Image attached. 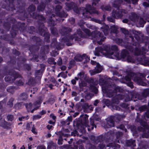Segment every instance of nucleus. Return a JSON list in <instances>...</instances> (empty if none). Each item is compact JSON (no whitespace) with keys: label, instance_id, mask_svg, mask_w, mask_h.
Instances as JSON below:
<instances>
[{"label":"nucleus","instance_id":"obj_1","mask_svg":"<svg viewBox=\"0 0 149 149\" xmlns=\"http://www.w3.org/2000/svg\"><path fill=\"white\" fill-rule=\"evenodd\" d=\"M9 2L8 4L6 0L1 1L0 3V6L2 8L6 9L8 11H10L12 15L17 14L18 13L22 12L24 10L25 6V3L22 0H17L16 8L13 4L14 0H7Z\"/></svg>","mask_w":149,"mask_h":149},{"label":"nucleus","instance_id":"obj_18","mask_svg":"<svg viewBox=\"0 0 149 149\" xmlns=\"http://www.w3.org/2000/svg\"><path fill=\"white\" fill-rule=\"evenodd\" d=\"M11 125V123L6 121L4 119H2V117H1V119H0V126L2 127L5 129L8 130H10L11 128L9 126Z\"/></svg>","mask_w":149,"mask_h":149},{"label":"nucleus","instance_id":"obj_50","mask_svg":"<svg viewBox=\"0 0 149 149\" xmlns=\"http://www.w3.org/2000/svg\"><path fill=\"white\" fill-rule=\"evenodd\" d=\"M48 23L49 25L51 27H54L56 25L54 21L52 19V18H50L48 20Z\"/></svg>","mask_w":149,"mask_h":149},{"label":"nucleus","instance_id":"obj_43","mask_svg":"<svg viewBox=\"0 0 149 149\" xmlns=\"http://www.w3.org/2000/svg\"><path fill=\"white\" fill-rule=\"evenodd\" d=\"M111 109L113 111V110H116L119 111H122V109L119 106L116 105L114 104H112L110 107Z\"/></svg>","mask_w":149,"mask_h":149},{"label":"nucleus","instance_id":"obj_35","mask_svg":"<svg viewBox=\"0 0 149 149\" xmlns=\"http://www.w3.org/2000/svg\"><path fill=\"white\" fill-rule=\"evenodd\" d=\"M76 4L73 2H66L65 5L66 7V8L69 10L72 9L74 7H75Z\"/></svg>","mask_w":149,"mask_h":149},{"label":"nucleus","instance_id":"obj_36","mask_svg":"<svg viewBox=\"0 0 149 149\" xmlns=\"http://www.w3.org/2000/svg\"><path fill=\"white\" fill-rule=\"evenodd\" d=\"M57 145L56 143L52 141L49 143L47 147V149H56Z\"/></svg>","mask_w":149,"mask_h":149},{"label":"nucleus","instance_id":"obj_24","mask_svg":"<svg viewBox=\"0 0 149 149\" xmlns=\"http://www.w3.org/2000/svg\"><path fill=\"white\" fill-rule=\"evenodd\" d=\"M18 61L17 62V66L19 68L21 66L22 64H24V63L26 61V59L24 57L20 56L18 57Z\"/></svg>","mask_w":149,"mask_h":149},{"label":"nucleus","instance_id":"obj_15","mask_svg":"<svg viewBox=\"0 0 149 149\" xmlns=\"http://www.w3.org/2000/svg\"><path fill=\"white\" fill-rule=\"evenodd\" d=\"M43 100L41 97H39L38 100L34 101L33 103V105L35 107L33 109L32 113H33L35 110H36L39 109L41 106V104L42 103Z\"/></svg>","mask_w":149,"mask_h":149},{"label":"nucleus","instance_id":"obj_3","mask_svg":"<svg viewBox=\"0 0 149 149\" xmlns=\"http://www.w3.org/2000/svg\"><path fill=\"white\" fill-rule=\"evenodd\" d=\"M111 85L109 87L103 86L102 87V90L103 92L106 94L107 97L111 98L117 94L118 92H122L123 89L120 87L116 86L115 84L113 85V88H111Z\"/></svg>","mask_w":149,"mask_h":149},{"label":"nucleus","instance_id":"obj_17","mask_svg":"<svg viewBox=\"0 0 149 149\" xmlns=\"http://www.w3.org/2000/svg\"><path fill=\"white\" fill-rule=\"evenodd\" d=\"M136 60L143 63L145 65L149 66V58L146 57L145 55H143L141 57H137Z\"/></svg>","mask_w":149,"mask_h":149},{"label":"nucleus","instance_id":"obj_7","mask_svg":"<svg viewBox=\"0 0 149 149\" xmlns=\"http://www.w3.org/2000/svg\"><path fill=\"white\" fill-rule=\"evenodd\" d=\"M141 45L139 42H134L130 45H127L126 48L130 52L134 51V54L135 56L141 55L140 49Z\"/></svg>","mask_w":149,"mask_h":149},{"label":"nucleus","instance_id":"obj_31","mask_svg":"<svg viewBox=\"0 0 149 149\" xmlns=\"http://www.w3.org/2000/svg\"><path fill=\"white\" fill-rule=\"evenodd\" d=\"M45 6L46 4L42 1L37 6V10L38 12H42L44 10Z\"/></svg>","mask_w":149,"mask_h":149},{"label":"nucleus","instance_id":"obj_52","mask_svg":"<svg viewBox=\"0 0 149 149\" xmlns=\"http://www.w3.org/2000/svg\"><path fill=\"white\" fill-rule=\"evenodd\" d=\"M35 83V79L32 77H31L29 79L28 81L27 82V84L29 86L33 85Z\"/></svg>","mask_w":149,"mask_h":149},{"label":"nucleus","instance_id":"obj_60","mask_svg":"<svg viewBox=\"0 0 149 149\" xmlns=\"http://www.w3.org/2000/svg\"><path fill=\"white\" fill-rule=\"evenodd\" d=\"M19 30L21 31L24 30V28L25 23H17Z\"/></svg>","mask_w":149,"mask_h":149},{"label":"nucleus","instance_id":"obj_5","mask_svg":"<svg viewBox=\"0 0 149 149\" xmlns=\"http://www.w3.org/2000/svg\"><path fill=\"white\" fill-rule=\"evenodd\" d=\"M113 136L111 132H108L106 133L104 135H101L97 137L94 136H92L91 139L92 140L96 143L101 142L104 140H105L106 142H109L111 141H113Z\"/></svg>","mask_w":149,"mask_h":149},{"label":"nucleus","instance_id":"obj_42","mask_svg":"<svg viewBox=\"0 0 149 149\" xmlns=\"http://www.w3.org/2000/svg\"><path fill=\"white\" fill-rule=\"evenodd\" d=\"M127 60L128 62L135 63L136 62V58L133 56H131L129 55L127 58Z\"/></svg>","mask_w":149,"mask_h":149},{"label":"nucleus","instance_id":"obj_30","mask_svg":"<svg viewBox=\"0 0 149 149\" xmlns=\"http://www.w3.org/2000/svg\"><path fill=\"white\" fill-rule=\"evenodd\" d=\"M28 97V95L25 92L22 93L19 96V99L20 100L26 101Z\"/></svg>","mask_w":149,"mask_h":149},{"label":"nucleus","instance_id":"obj_19","mask_svg":"<svg viewBox=\"0 0 149 149\" xmlns=\"http://www.w3.org/2000/svg\"><path fill=\"white\" fill-rule=\"evenodd\" d=\"M32 18L34 19H38L41 21H44L46 19L42 15L39 14L36 12H33L32 15Z\"/></svg>","mask_w":149,"mask_h":149},{"label":"nucleus","instance_id":"obj_62","mask_svg":"<svg viewBox=\"0 0 149 149\" xmlns=\"http://www.w3.org/2000/svg\"><path fill=\"white\" fill-rule=\"evenodd\" d=\"M149 108L148 106L146 105L142 106L139 108V110L140 111L143 112L147 111Z\"/></svg>","mask_w":149,"mask_h":149},{"label":"nucleus","instance_id":"obj_14","mask_svg":"<svg viewBox=\"0 0 149 149\" xmlns=\"http://www.w3.org/2000/svg\"><path fill=\"white\" fill-rule=\"evenodd\" d=\"M88 116L86 114H82L80 115L78 121L80 122V123L83 124L85 126H86L87 124H88Z\"/></svg>","mask_w":149,"mask_h":149},{"label":"nucleus","instance_id":"obj_47","mask_svg":"<svg viewBox=\"0 0 149 149\" xmlns=\"http://www.w3.org/2000/svg\"><path fill=\"white\" fill-rule=\"evenodd\" d=\"M90 89L95 94H97L98 92V89L96 87L95 85L92 84H90Z\"/></svg>","mask_w":149,"mask_h":149},{"label":"nucleus","instance_id":"obj_61","mask_svg":"<svg viewBox=\"0 0 149 149\" xmlns=\"http://www.w3.org/2000/svg\"><path fill=\"white\" fill-rule=\"evenodd\" d=\"M146 22L143 18L140 17L139 22V26L141 27H143L144 25V24L146 23Z\"/></svg>","mask_w":149,"mask_h":149},{"label":"nucleus","instance_id":"obj_45","mask_svg":"<svg viewBox=\"0 0 149 149\" xmlns=\"http://www.w3.org/2000/svg\"><path fill=\"white\" fill-rule=\"evenodd\" d=\"M51 33L54 36H56L58 35V32L57 29L55 27H51L50 28Z\"/></svg>","mask_w":149,"mask_h":149},{"label":"nucleus","instance_id":"obj_46","mask_svg":"<svg viewBox=\"0 0 149 149\" xmlns=\"http://www.w3.org/2000/svg\"><path fill=\"white\" fill-rule=\"evenodd\" d=\"M107 83L108 81L104 79L103 77H101L99 80L98 84L100 86H103L107 84Z\"/></svg>","mask_w":149,"mask_h":149},{"label":"nucleus","instance_id":"obj_8","mask_svg":"<svg viewBox=\"0 0 149 149\" xmlns=\"http://www.w3.org/2000/svg\"><path fill=\"white\" fill-rule=\"evenodd\" d=\"M92 37L96 40L97 43L99 45H101L106 38L104 36L102 33L98 31H93L91 33Z\"/></svg>","mask_w":149,"mask_h":149},{"label":"nucleus","instance_id":"obj_55","mask_svg":"<svg viewBox=\"0 0 149 149\" xmlns=\"http://www.w3.org/2000/svg\"><path fill=\"white\" fill-rule=\"evenodd\" d=\"M6 20L9 22L10 24L11 23L14 24L16 22V20L15 19L12 17H8L6 19Z\"/></svg>","mask_w":149,"mask_h":149},{"label":"nucleus","instance_id":"obj_53","mask_svg":"<svg viewBox=\"0 0 149 149\" xmlns=\"http://www.w3.org/2000/svg\"><path fill=\"white\" fill-rule=\"evenodd\" d=\"M141 125L143 126L145 129L148 130L149 129V126L148 125L147 123L145 121H142L140 123Z\"/></svg>","mask_w":149,"mask_h":149},{"label":"nucleus","instance_id":"obj_9","mask_svg":"<svg viewBox=\"0 0 149 149\" xmlns=\"http://www.w3.org/2000/svg\"><path fill=\"white\" fill-rule=\"evenodd\" d=\"M8 74V75L6 76L4 78V80L6 82H10L13 81L19 76V73L13 70H9Z\"/></svg>","mask_w":149,"mask_h":149},{"label":"nucleus","instance_id":"obj_37","mask_svg":"<svg viewBox=\"0 0 149 149\" xmlns=\"http://www.w3.org/2000/svg\"><path fill=\"white\" fill-rule=\"evenodd\" d=\"M16 90V87L14 86H10L7 87L6 89L7 92L13 94Z\"/></svg>","mask_w":149,"mask_h":149},{"label":"nucleus","instance_id":"obj_41","mask_svg":"<svg viewBox=\"0 0 149 149\" xmlns=\"http://www.w3.org/2000/svg\"><path fill=\"white\" fill-rule=\"evenodd\" d=\"M97 69L95 71L91 73V75H93L96 74L100 73L102 71V69L100 68L101 67L99 63H97Z\"/></svg>","mask_w":149,"mask_h":149},{"label":"nucleus","instance_id":"obj_29","mask_svg":"<svg viewBox=\"0 0 149 149\" xmlns=\"http://www.w3.org/2000/svg\"><path fill=\"white\" fill-rule=\"evenodd\" d=\"M120 96V95L117 94L112 97L111 100L112 103L118 104L119 102Z\"/></svg>","mask_w":149,"mask_h":149},{"label":"nucleus","instance_id":"obj_4","mask_svg":"<svg viewBox=\"0 0 149 149\" xmlns=\"http://www.w3.org/2000/svg\"><path fill=\"white\" fill-rule=\"evenodd\" d=\"M25 7L23 11L21 13H18L17 14L19 15V18L22 20H25L26 19L32 17L31 13L34 11L36 9V6L33 4H31L29 6L27 10H25Z\"/></svg>","mask_w":149,"mask_h":149},{"label":"nucleus","instance_id":"obj_21","mask_svg":"<svg viewBox=\"0 0 149 149\" xmlns=\"http://www.w3.org/2000/svg\"><path fill=\"white\" fill-rule=\"evenodd\" d=\"M90 125H89L88 124H87V125L86 126H88V130L89 131H91L92 130H93L94 129V127L96 128L97 126L94 124V121L93 118H90Z\"/></svg>","mask_w":149,"mask_h":149},{"label":"nucleus","instance_id":"obj_22","mask_svg":"<svg viewBox=\"0 0 149 149\" xmlns=\"http://www.w3.org/2000/svg\"><path fill=\"white\" fill-rule=\"evenodd\" d=\"M76 125L78 130L82 133L85 131V126L88 127V126H85L83 124L79 123H77Z\"/></svg>","mask_w":149,"mask_h":149},{"label":"nucleus","instance_id":"obj_56","mask_svg":"<svg viewBox=\"0 0 149 149\" xmlns=\"http://www.w3.org/2000/svg\"><path fill=\"white\" fill-rule=\"evenodd\" d=\"M111 31L114 33L117 34L118 33V28L115 25H113L111 27Z\"/></svg>","mask_w":149,"mask_h":149},{"label":"nucleus","instance_id":"obj_38","mask_svg":"<svg viewBox=\"0 0 149 149\" xmlns=\"http://www.w3.org/2000/svg\"><path fill=\"white\" fill-rule=\"evenodd\" d=\"M33 104L31 102L25 104V106L28 112H30L31 113V111L33 109H32Z\"/></svg>","mask_w":149,"mask_h":149},{"label":"nucleus","instance_id":"obj_59","mask_svg":"<svg viewBox=\"0 0 149 149\" xmlns=\"http://www.w3.org/2000/svg\"><path fill=\"white\" fill-rule=\"evenodd\" d=\"M143 95L144 97H146L149 95V88H147L144 89L143 91Z\"/></svg>","mask_w":149,"mask_h":149},{"label":"nucleus","instance_id":"obj_64","mask_svg":"<svg viewBox=\"0 0 149 149\" xmlns=\"http://www.w3.org/2000/svg\"><path fill=\"white\" fill-rule=\"evenodd\" d=\"M48 62L50 64L56 65V63L55 61L54 58L52 57L49 58L48 60Z\"/></svg>","mask_w":149,"mask_h":149},{"label":"nucleus","instance_id":"obj_27","mask_svg":"<svg viewBox=\"0 0 149 149\" xmlns=\"http://www.w3.org/2000/svg\"><path fill=\"white\" fill-rule=\"evenodd\" d=\"M60 41L61 42L65 43L68 46H70L72 45V43L70 42L69 39L68 37L66 36L62 38L61 39Z\"/></svg>","mask_w":149,"mask_h":149},{"label":"nucleus","instance_id":"obj_51","mask_svg":"<svg viewBox=\"0 0 149 149\" xmlns=\"http://www.w3.org/2000/svg\"><path fill=\"white\" fill-rule=\"evenodd\" d=\"M10 51V50L9 48L4 47L2 48L1 54H3L6 55L7 53L9 52Z\"/></svg>","mask_w":149,"mask_h":149},{"label":"nucleus","instance_id":"obj_44","mask_svg":"<svg viewBox=\"0 0 149 149\" xmlns=\"http://www.w3.org/2000/svg\"><path fill=\"white\" fill-rule=\"evenodd\" d=\"M3 26L4 28L7 31L9 30L11 27V24L8 21L4 22L3 23Z\"/></svg>","mask_w":149,"mask_h":149},{"label":"nucleus","instance_id":"obj_23","mask_svg":"<svg viewBox=\"0 0 149 149\" xmlns=\"http://www.w3.org/2000/svg\"><path fill=\"white\" fill-rule=\"evenodd\" d=\"M100 29L105 35H107L109 33V28L108 25L104 24L100 28Z\"/></svg>","mask_w":149,"mask_h":149},{"label":"nucleus","instance_id":"obj_54","mask_svg":"<svg viewBox=\"0 0 149 149\" xmlns=\"http://www.w3.org/2000/svg\"><path fill=\"white\" fill-rule=\"evenodd\" d=\"M147 132H143L142 134L141 135V137L143 138H149V132H148V130Z\"/></svg>","mask_w":149,"mask_h":149},{"label":"nucleus","instance_id":"obj_26","mask_svg":"<svg viewBox=\"0 0 149 149\" xmlns=\"http://www.w3.org/2000/svg\"><path fill=\"white\" fill-rule=\"evenodd\" d=\"M136 141L135 140L130 139L127 140L126 142L127 146L134 147L136 146Z\"/></svg>","mask_w":149,"mask_h":149},{"label":"nucleus","instance_id":"obj_25","mask_svg":"<svg viewBox=\"0 0 149 149\" xmlns=\"http://www.w3.org/2000/svg\"><path fill=\"white\" fill-rule=\"evenodd\" d=\"M31 39L33 42H36V44L38 46L41 45L42 43V40L39 37L36 36H32Z\"/></svg>","mask_w":149,"mask_h":149},{"label":"nucleus","instance_id":"obj_63","mask_svg":"<svg viewBox=\"0 0 149 149\" xmlns=\"http://www.w3.org/2000/svg\"><path fill=\"white\" fill-rule=\"evenodd\" d=\"M75 61L73 59L70 61L69 63V66L68 68L69 69H71L75 65Z\"/></svg>","mask_w":149,"mask_h":149},{"label":"nucleus","instance_id":"obj_49","mask_svg":"<svg viewBox=\"0 0 149 149\" xmlns=\"http://www.w3.org/2000/svg\"><path fill=\"white\" fill-rule=\"evenodd\" d=\"M56 133V134L58 135H59V138H62L63 136L67 137L68 136V134H65L62 131H59L57 133Z\"/></svg>","mask_w":149,"mask_h":149},{"label":"nucleus","instance_id":"obj_28","mask_svg":"<svg viewBox=\"0 0 149 149\" xmlns=\"http://www.w3.org/2000/svg\"><path fill=\"white\" fill-rule=\"evenodd\" d=\"M129 54V52L126 49H123L120 54V59H124Z\"/></svg>","mask_w":149,"mask_h":149},{"label":"nucleus","instance_id":"obj_33","mask_svg":"<svg viewBox=\"0 0 149 149\" xmlns=\"http://www.w3.org/2000/svg\"><path fill=\"white\" fill-rule=\"evenodd\" d=\"M119 81L121 83L126 84L127 82L131 81V77L128 76V75H127L125 76V77L120 79Z\"/></svg>","mask_w":149,"mask_h":149},{"label":"nucleus","instance_id":"obj_32","mask_svg":"<svg viewBox=\"0 0 149 149\" xmlns=\"http://www.w3.org/2000/svg\"><path fill=\"white\" fill-rule=\"evenodd\" d=\"M131 15L129 16V19L131 21L135 22L137 21L139 19V16L135 13H132Z\"/></svg>","mask_w":149,"mask_h":149},{"label":"nucleus","instance_id":"obj_20","mask_svg":"<svg viewBox=\"0 0 149 149\" xmlns=\"http://www.w3.org/2000/svg\"><path fill=\"white\" fill-rule=\"evenodd\" d=\"M133 80L134 82H136L139 85L143 86H146L147 85V84L146 83L143 81L141 77H134Z\"/></svg>","mask_w":149,"mask_h":149},{"label":"nucleus","instance_id":"obj_48","mask_svg":"<svg viewBox=\"0 0 149 149\" xmlns=\"http://www.w3.org/2000/svg\"><path fill=\"white\" fill-rule=\"evenodd\" d=\"M106 147H111L112 148H119L120 146L118 144H116L115 143H109L106 146Z\"/></svg>","mask_w":149,"mask_h":149},{"label":"nucleus","instance_id":"obj_40","mask_svg":"<svg viewBox=\"0 0 149 149\" xmlns=\"http://www.w3.org/2000/svg\"><path fill=\"white\" fill-rule=\"evenodd\" d=\"M10 38V36L9 34H5L0 36V39L5 41H9Z\"/></svg>","mask_w":149,"mask_h":149},{"label":"nucleus","instance_id":"obj_6","mask_svg":"<svg viewBox=\"0 0 149 149\" xmlns=\"http://www.w3.org/2000/svg\"><path fill=\"white\" fill-rule=\"evenodd\" d=\"M37 29L39 34L44 37L45 41L47 42H49L50 34L49 32L46 31L47 29L45 27L44 24L42 22H39Z\"/></svg>","mask_w":149,"mask_h":149},{"label":"nucleus","instance_id":"obj_39","mask_svg":"<svg viewBox=\"0 0 149 149\" xmlns=\"http://www.w3.org/2000/svg\"><path fill=\"white\" fill-rule=\"evenodd\" d=\"M56 14L57 16L60 17H66L68 15V14H66L64 11L56 13Z\"/></svg>","mask_w":149,"mask_h":149},{"label":"nucleus","instance_id":"obj_34","mask_svg":"<svg viewBox=\"0 0 149 149\" xmlns=\"http://www.w3.org/2000/svg\"><path fill=\"white\" fill-rule=\"evenodd\" d=\"M51 45L54 48H56L58 50H60L61 49V46L62 45L61 43H57L56 42H54L52 43Z\"/></svg>","mask_w":149,"mask_h":149},{"label":"nucleus","instance_id":"obj_12","mask_svg":"<svg viewBox=\"0 0 149 149\" xmlns=\"http://www.w3.org/2000/svg\"><path fill=\"white\" fill-rule=\"evenodd\" d=\"M137 33V34H135L134 36L135 39L137 41L136 42H139L140 44L141 43H143L145 42L144 40L147 37H145L143 34L140 35L139 32L136 31H134L133 33Z\"/></svg>","mask_w":149,"mask_h":149},{"label":"nucleus","instance_id":"obj_11","mask_svg":"<svg viewBox=\"0 0 149 149\" xmlns=\"http://www.w3.org/2000/svg\"><path fill=\"white\" fill-rule=\"evenodd\" d=\"M118 118L117 117L113 116H111L107 121L106 123H104V127L105 128H110L112 127H114L115 126V121L114 120L115 118Z\"/></svg>","mask_w":149,"mask_h":149},{"label":"nucleus","instance_id":"obj_58","mask_svg":"<svg viewBox=\"0 0 149 149\" xmlns=\"http://www.w3.org/2000/svg\"><path fill=\"white\" fill-rule=\"evenodd\" d=\"M100 8L103 11L104 10H111V7L108 6L102 5L100 7Z\"/></svg>","mask_w":149,"mask_h":149},{"label":"nucleus","instance_id":"obj_10","mask_svg":"<svg viewBox=\"0 0 149 149\" xmlns=\"http://www.w3.org/2000/svg\"><path fill=\"white\" fill-rule=\"evenodd\" d=\"M72 31L71 29L66 27H63L60 31V34L63 36H66L69 37V40H72L74 39L75 35H70V32Z\"/></svg>","mask_w":149,"mask_h":149},{"label":"nucleus","instance_id":"obj_2","mask_svg":"<svg viewBox=\"0 0 149 149\" xmlns=\"http://www.w3.org/2000/svg\"><path fill=\"white\" fill-rule=\"evenodd\" d=\"M118 51V47L116 45H112L111 48L109 45H102L101 46L95 48V55L96 56H100V53L104 55L106 57L111 58H112V55L113 54L114 56H115V54H116L119 56Z\"/></svg>","mask_w":149,"mask_h":149},{"label":"nucleus","instance_id":"obj_13","mask_svg":"<svg viewBox=\"0 0 149 149\" xmlns=\"http://www.w3.org/2000/svg\"><path fill=\"white\" fill-rule=\"evenodd\" d=\"M112 17L116 19H122L123 15L122 11L119 9L118 10H113L112 13Z\"/></svg>","mask_w":149,"mask_h":149},{"label":"nucleus","instance_id":"obj_16","mask_svg":"<svg viewBox=\"0 0 149 149\" xmlns=\"http://www.w3.org/2000/svg\"><path fill=\"white\" fill-rule=\"evenodd\" d=\"M92 6L91 5L87 4L86 6V10L87 12L89 13L90 14H98V12L96 10V8Z\"/></svg>","mask_w":149,"mask_h":149},{"label":"nucleus","instance_id":"obj_57","mask_svg":"<svg viewBox=\"0 0 149 149\" xmlns=\"http://www.w3.org/2000/svg\"><path fill=\"white\" fill-rule=\"evenodd\" d=\"M23 68L28 71H29L31 70V65L27 63H24L23 64Z\"/></svg>","mask_w":149,"mask_h":149}]
</instances>
